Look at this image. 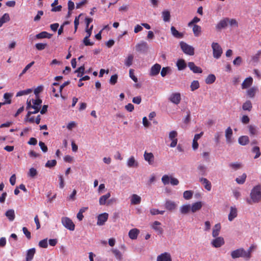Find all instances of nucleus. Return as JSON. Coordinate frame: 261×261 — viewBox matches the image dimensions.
I'll return each instance as SVG.
<instances>
[{
	"label": "nucleus",
	"mask_w": 261,
	"mask_h": 261,
	"mask_svg": "<svg viewBox=\"0 0 261 261\" xmlns=\"http://www.w3.org/2000/svg\"><path fill=\"white\" fill-rule=\"evenodd\" d=\"M261 200V185H258L255 186L250 193V199H247V202L249 204L258 203Z\"/></svg>",
	"instance_id": "nucleus-1"
},
{
	"label": "nucleus",
	"mask_w": 261,
	"mask_h": 261,
	"mask_svg": "<svg viewBox=\"0 0 261 261\" xmlns=\"http://www.w3.org/2000/svg\"><path fill=\"white\" fill-rule=\"evenodd\" d=\"M231 256L233 259L242 257L246 260L249 259V255L246 252V250L243 248H240L231 252Z\"/></svg>",
	"instance_id": "nucleus-2"
},
{
	"label": "nucleus",
	"mask_w": 261,
	"mask_h": 261,
	"mask_svg": "<svg viewBox=\"0 0 261 261\" xmlns=\"http://www.w3.org/2000/svg\"><path fill=\"white\" fill-rule=\"evenodd\" d=\"M161 180L164 185H167L170 183L172 186H177L179 184L178 179L167 174H165L162 176Z\"/></svg>",
	"instance_id": "nucleus-3"
},
{
	"label": "nucleus",
	"mask_w": 261,
	"mask_h": 261,
	"mask_svg": "<svg viewBox=\"0 0 261 261\" xmlns=\"http://www.w3.org/2000/svg\"><path fill=\"white\" fill-rule=\"evenodd\" d=\"M32 109H34V112L29 111L27 114V118H28L29 117L31 116L32 114H36L39 112L41 107V104L42 103V100L39 99V97L37 98L36 99H32Z\"/></svg>",
	"instance_id": "nucleus-4"
},
{
	"label": "nucleus",
	"mask_w": 261,
	"mask_h": 261,
	"mask_svg": "<svg viewBox=\"0 0 261 261\" xmlns=\"http://www.w3.org/2000/svg\"><path fill=\"white\" fill-rule=\"evenodd\" d=\"M61 223L67 229L73 231L75 228V225L72 221L68 217H64L61 218Z\"/></svg>",
	"instance_id": "nucleus-5"
},
{
	"label": "nucleus",
	"mask_w": 261,
	"mask_h": 261,
	"mask_svg": "<svg viewBox=\"0 0 261 261\" xmlns=\"http://www.w3.org/2000/svg\"><path fill=\"white\" fill-rule=\"evenodd\" d=\"M180 46L185 54L190 56H192L194 54V48L192 46L188 45L183 41L180 42Z\"/></svg>",
	"instance_id": "nucleus-6"
},
{
	"label": "nucleus",
	"mask_w": 261,
	"mask_h": 261,
	"mask_svg": "<svg viewBox=\"0 0 261 261\" xmlns=\"http://www.w3.org/2000/svg\"><path fill=\"white\" fill-rule=\"evenodd\" d=\"M212 47L213 51V56L216 59H219L222 54V49L218 43L213 42L212 44Z\"/></svg>",
	"instance_id": "nucleus-7"
},
{
	"label": "nucleus",
	"mask_w": 261,
	"mask_h": 261,
	"mask_svg": "<svg viewBox=\"0 0 261 261\" xmlns=\"http://www.w3.org/2000/svg\"><path fill=\"white\" fill-rule=\"evenodd\" d=\"M177 136V133L175 130H172L169 133V138L172 141L170 145L171 147H174L176 146L177 143V139L176 138Z\"/></svg>",
	"instance_id": "nucleus-8"
},
{
	"label": "nucleus",
	"mask_w": 261,
	"mask_h": 261,
	"mask_svg": "<svg viewBox=\"0 0 261 261\" xmlns=\"http://www.w3.org/2000/svg\"><path fill=\"white\" fill-rule=\"evenodd\" d=\"M169 100L172 103L178 105L181 100V95L178 92L173 93L169 97Z\"/></svg>",
	"instance_id": "nucleus-9"
},
{
	"label": "nucleus",
	"mask_w": 261,
	"mask_h": 261,
	"mask_svg": "<svg viewBox=\"0 0 261 261\" xmlns=\"http://www.w3.org/2000/svg\"><path fill=\"white\" fill-rule=\"evenodd\" d=\"M148 49L147 43L145 41H141L136 45V50L138 52H146Z\"/></svg>",
	"instance_id": "nucleus-10"
},
{
	"label": "nucleus",
	"mask_w": 261,
	"mask_h": 261,
	"mask_svg": "<svg viewBox=\"0 0 261 261\" xmlns=\"http://www.w3.org/2000/svg\"><path fill=\"white\" fill-rule=\"evenodd\" d=\"M109 215L107 213H104L98 215L97 217V225L99 226L103 225L108 219Z\"/></svg>",
	"instance_id": "nucleus-11"
},
{
	"label": "nucleus",
	"mask_w": 261,
	"mask_h": 261,
	"mask_svg": "<svg viewBox=\"0 0 261 261\" xmlns=\"http://www.w3.org/2000/svg\"><path fill=\"white\" fill-rule=\"evenodd\" d=\"M211 244L214 247L219 248L224 244V240L221 237H217L216 239L212 240Z\"/></svg>",
	"instance_id": "nucleus-12"
},
{
	"label": "nucleus",
	"mask_w": 261,
	"mask_h": 261,
	"mask_svg": "<svg viewBox=\"0 0 261 261\" xmlns=\"http://www.w3.org/2000/svg\"><path fill=\"white\" fill-rule=\"evenodd\" d=\"M156 261H172L170 254L168 252H164L158 255Z\"/></svg>",
	"instance_id": "nucleus-13"
},
{
	"label": "nucleus",
	"mask_w": 261,
	"mask_h": 261,
	"mask_svg": "<svg viewBox=\"0 0 261 261\" xmlns=\"http://www.w3.org/2000/svg\"><path fill=\"white\" fill-rule=\"evenodd\" d=\"M161 68V66L159 64H155L151 67L149 75L150 76L157 75L159 73Z\"/></svg>",
	"instance_id": "nucleus-14"
},
{
	"label": "nucleus",
	"mask_w": 261,
	"mask_h": 261,
	"mask_svg": "<svg viewBox=\"0 0 261 261\" xmlns=\"http://www.w3.org/2000/svg\"><path fill=\"white\" fill-rule=\"evenodd\" d=\"M229 21L228 18H225L223 19H221L219 23L216 25V30L220 31L223 29L225 28L228 25Z\"/></svg>",
	"instance_id": "nucleus-15"
},
{
	"label": "nucleus",
	"mask_w": 261,
	"mask_h": 261,
	"mask_svg": "<svg viewBox=\"0 0 261 261\" xmlns=\"http://www.w3.org/2000/svg\"><path fill=\"white\" fill-rule=\"evenodd\" d=\"M188 66L190 70H192L194 73H201L202 72V69L200 67L196 66L194 62H189Z\"/></svg>",
	"instance_id": "nucleus-16"
},
{
	"label": "nucleus",
	"mask_w": 261,
	"mask_h": 261,
	"mask_svg": "<svg viewBox=\"0 0 261 261\" xmlns=\"http://www.w3.org/2000/svg\"><path fill=\"white\" fill-rule=\"evenodd\" d=\"M144 160L148 162L149 165H152L154 162V155L151 152L145 151L144 154Z\"/></svg>",
	"instance_id": "nucleus-17"
},
{
	"label": "nucleus",
	"mask_w": 261,
	"mask_h": 261,
	"mask_svg": "<svg viewBox=\"0 0 261 261\" xmlns=\"http://www.w3.org/2000/svg\"><path fill=\"white\" fill-rule=\"evenodd\" d=\"M232 129L228 127L225 130V137L227 143L230 144L232 142Z\"/></svg>",
	"instance_id": "nucleus-18"
},
{
	"label": "nucleus",
	"mask_w": 261,
	"mask_h": 261,
	"mask_svg": "<svg viewBox=\"0 0 261 261\" xmlns=\"http://www.w3.org/2000/svg\"><path fill=\"white\" fill-rule=\"evenodd\" d=\"M161 223L157 221L153 222L152 228L158 233L161 234L163 232V229L160 226Z\"/></svg>",
	"instance_id": "nucleus-19"
},
{
	"label": "nucleus",
	"mask_w": 261,
	"mask_h": 261,
	"mask_svg": "<svg viewBox=\"0 0 261 261\" xmlns=\"http://www.w3.org/2000/svg\"><path fill=\"white\" fill-rule=\"evenodd\" d=\"M176 204L174 201L170 200H166L165 204V208L169 211L174 210L176 208Z\"/></svg>",
	"instance_id": "nucleus-20"
},
{
	"label": "nucleus",
	"mask_w": 261,
	"mask_h": 261,
	"mask_svg": "<svg viewBox=\"0 0 261 261\" xmlns=\"http://www.w3.org/2000/svg\"><path fill=\"white\" fill-rule=\"evenodd\" d=\"M238 215V211L236 207H230V213L228 215V220L230 221H232L236 217H237Z\"/></svg>",
	"instance_id": "nucleus-21"
},
{
	"label": "nucleus",
	"mask_w": 261,
	"mask_h": 261,
	"mask_svg": "<svg viewBox=\"0 0 261 261\" xmlns=\"http://www.w3.org/2000/svg\"><path fill=\"white\" fill-rule=\"evenodd\" d=\"M202 206V203L201 201L196 202L191 205V211L192 213H195L199 211Z\"/></svg>",
	"instance_id": "nucleus-22"
},
{
	"label": "nucleus",
	"mask_w": 261,
	"mask_h": 261,
	"mask_svg": "<svg viewBox=\"0 0 261 261\" xmlns=\"http://www.w3.org/2000/svg\"><path fill=\"white\" fill-rule=\"evenodd\" d=\"M199 181L204 186L205 189L208 191H211L212 188L211 184L207 179L201 177L199 179Z\"/></svg>",
	"instance_id": "nucleus-23"
},
{
	"label": "nucleus",
	"mask_w": 261,
	"mask_h": 261,
	"mask_svg": "<svg viewBox=\"0 0 261 261\" xmlns=\"http://www.w3.org/2000/svg\"><path fill=\"white\" fill-rule=\"evenodd\" d=\"M141 200V197L137 194H134L131 196L130 202L132 204L136 205L140 204Z\"/></svg>",
	"instance_id": "nucleus-24"
},
{
	"label": "nucleus",
	"mask_w": 261,
	"mask_h": 261,
	"mask_svg": "<svg viewBox=\"0 0 261 261\" xmlns=\"http://www.w3.org/2000/svg\"><path fill=\"white\" fill-rule=\"evenodd\" d=\"M52 35L47 33V32L43 31L42 32L35 36L36 38L40 39L43 38H48L49 39L51 37Z\"/></svg>",
	"instance_id": "nucleus-25"
},
{
	"label": "nucleus",
	"mask_w": 261,
	"mask_h": 261,
	"mask_svg": "<svg viewBox=\"0 0 261 261\" xmlns=\"http://www.w3.org/2000/svg\"><path fill=\"white\" fill-rule=\"evenodd\" d=\"M127 165L128 167H137L138 163L134 156H131L127 161Z\"/></svg>",
	"instance_id": "nucleus-26"
},
{
	"label": "nucleus",
	"mask_w": 261,
	"mask_h": 261,
	"mask_svg": "<svg viewBox=\"0 0 261 261\" xmlns=\"http://www.w3.org/2000/svg\"><path fill=\"white\" fill-rule=\"evenodd\" d=\"M253 82V79L251 77L246 78L242 84V89H246L250 87Z\"/></svg>",
	"instance_id": "nucleus-27"
},
{
	"label": "nucleus",
	"mask_w": 261,
	"mask_h": 261,
	"mask_svg": "<svg viewBox=\"0 0 261 261\" xmlns=\"http://www.w3.org/2000/svg\"><path fill=\"white\" fill-rule=\"evenodd\" d=\"M171 32L172 35L176 38H182L184 36L183 34L179 32L173 26L171 27Z\"/></svg>",
	"instance_id": "nucleus-28"
},
{
	"label": "nucleus",
	"mask_w": 261,
	"mask_h": 261,
	"mask_svg": "<svg viewBox=\"0 0 261 261\" xmlns=\"http://www.w3.org/2000/svg\"><path fill=\"white\" fill-rule=\"evenodd\" d=\"M139 233V230L137 228H134L129 230L128 236L131 239L135 240L137 238Z\"/></svg>",
	"instance_id": "nucleus-29"
},
{
	"label": "nucleus",
	"mask_w": 261,
	"mask_h": 261,
	"mask_svg": "<svg viewBox=\"0 0 261 261\" xmlns=\"http://www.w3.org/2000/svg\"><path fill=\"white\" fill-rule=\"evenodd\" d=\"M221 229V225L220 223L216 224L213 228L212 236L214 238L218 237Z\"/></svg>",
	"instance_id": "nucleus-30"
},
{
	"label": "nucleus",
	"mask_w": 261,
	"mask_h": 261,
	"mask_svg": "<svg viewBox=\"0 0 261 261\" xmlns=\"http://www.w3.org/2000/svg\"><path fill=\"white\" fill-rule=\"evenodd\" d=\"M162 16L163 20L165 22H169L170 21L171 15H170V12L169 11L167 10H164L162 12Z\"/></svg>",
	"instance_id": "nucleus-31"
},
{
	"label": "nucleus",
	"mask_w": 261,
	"mask_h": 261,
	"mask_svg": "<svg viewBox=\"0 0 261 261\" xmlns=\"http://www.w3.org/2000/svg\"><path fill=\"white\" fill-rule=\"evenodd\" d=\"M36 252V249L34 248L29 249L27 252L26 259L32 260Z\"/></svg>",
	"instance_id": "nucleus-32"
},
{
	"label": "nucleus",
	"mask_w": 261,
	"mask_h": 261,
	"mask_svg": "<svg viewBox=\"0 0 261 261\" xmlns=\"http://www.w3.org/2000/svg\"><path fill=\"white\" fill-rule=\"evenodd\" d=\"M176 66L179 70H184L187 66L186 63L183 59H179L176 62Z\"/></svg>",
	"instance_id": "nucleus-33"
},
{
	"label": "nucleus",
	"mask_w": 261,
	"mask_h": 261,
	"mask_svg": "<svg viewBox=\"0 0 261 261\" xmlns=\"http://www.w3.org/2000/svg\"><path fill=\"white\" fill-rule=\"evenodd\" d=\"M180 212L182 214H187L191 211V205L190 204H185L182 205L180 207Z\"/></svg>",
	"instance_id": "nucleus-34"
},
{
	"label": "nucleus",
	"mask_w": 261,
	"mask_h": 261,
	"mask_svg": "<svg viewBox=\"0 0 261 261\" xmlns=\"http://www.w3.org/2000/svg\"><path fill=\"white\" fill-rule=\"evenodd\" d=\"M206 167L202 164H199L197 167V170L200 175L205 176L206 175Z\"/></svg>",
	"instance_id": "nucleus-35"
},
{
	"label": "nucleus",
	"mask_w": 261,
	"mask_h": 261,
	"mask_svg": "<svg viewBox=\"0 0 261 261\" xmlns=\"http://www.w3.org/2000/svg\"><path fill=\"white\" fill-rule=\"evenodd\" d=\"M5 215L10 221H13L15 219V212L12 209L8 210L6 212Z\"/></svg>",
	"instance_id": "nucleus-36"
},
{
	"label": "nucleus",
	"mask_w": 261,
	"mask_h": 261,
	"mask_svg": "<svg viewBox=\"0 0 261 261\" xmlns=\"http://www.w3.org/2000/svg\"><path fill=\"white\" fill-rule=\"evenodd\" d=\"M133 60L134 55L132 54L128 55L124 60L125 65L127 67H130L133 64Z\"/></svg>",
	"instance_id": "nucleus-37"
},
{
	"label": "nucleus",
	"mask_w": 261,
	"mask_h": 261,
	"mask_svg": "<svg viewBox=\"0 0 261 261\" xmlns=\"http://www.w3.org/2000/svg\"><path fill=\"white\" fill-rule=\"evenodd\" d=\"M111 196L110 193H108L106 195L101 196L99 200V204L101 205H105L106 203L107 200Z\"/></svg>",
	"instance_id": "nucleus-38"
},
{
	"label": "nucleus",
	"mask_w": 261,
	"mask_h": 261,
	"mask_svg": "<svg viewBox=\"0 0 261 261\" xmlns=\"http://www.w3.org/2000/svg\"><path fill=\"white\" fill-rule=\"evenodd\" d=\"M111 251L117 260L121 261L122 259V254L119 250L117 249H112Z\"/></svg>",
	"instance_id": "nucleus-39"
},
{
	"label": "nucleus",
	"mask_w": 261,
	"mask_h": 261,
	"mask_svg": "<svg viewBox=\"0 0 261 261\" xmlns=\"http://www.w3.org/2000/svg\"><path fill=\"white\" fill-rule=\"evenodd\" d=\"M249 140L248 136H243L240 137L238 139V142L242 145H245L249 143Z\"/></svg>",
	"instance_id": "nucleus-40"
},
{
	"label": "nucleus",
	"mask_w": 261,
	"mask_h": 261,
	"mask_svg": "<svg viewBox=\"0 0 261 261\" xmlns=\"http://www.w3.org/2000/svg\"><path fill=\"white\" fill-rule=\"evenodd\" d=\"M10 16L8 13H5L0 18V27H1L4 23L10 20Z\"/></svg>",
	"instance_id": "nucleus-41"
},
{
	"label": "nucleus",
	"mask_w": 261,
	"mask_h": 261,
	"mask_svg": "<svg viewBox=\"0 0 261 261\" xmlns=\"http://www.w3.org/2000/svg\"><path fill=\"white\" fill-rule=\"evenodd\" d=\"M252 103L250 100H247L242 106V109L244 111H250L252 109Z\"/></svg>",
	"instance_id": "nucleus-42"
},
{
	"label": "nucleus",
	"mask_w": 261,
	"mask_h": 261,
	"mask_svg": "<svg viewBox=\"0 0 261 261\" xmlns=\"http://www.w3.org/2000/svg\"><path fill=\"white\" fill-rule=\"evenodd\" d=\"M228 166L233 170H237L242 168V164L240 163H230Z\"/></svg>",
	"instance_id": "nucleus-43"
},
{
	"label": "nucleus",
	"mask_w": 261,
	"mask_h": 261,
	"mask_svg": "<svg viewBox=\"0 0 261 261\" xmlns=\"http://www.w3.org/2000/svg\"><path fill=\"white\" fill-rule=\"evenodd\" d=\"M201 31V27L197 24H194L193 27V32L194 35L196 37L198 36Z\"/></svg>",
	"instance_id": "nucleus-44"
},
{
	"label": "nucleus",
	"mask_w": 261,
	"mask_h": 261,
	"mask_svg": "<svg viewBox=\"0 0 261 261\" xmlns=\"http://www.w3.org/2000/svg\"><path fill=\"white\" fill-rule=\"evenodd\" d=\"M216 80V77L214 74H209L206 79H205V83L207 84H211L215 82Z\"/></svg>",
	"instance_id": "nucleus-45"
},
{
	"label": "nucleus",
	"mask_w": 261,
	"mask_h": 261,
	"mask_svg": "<svg viewBox=\"0 0 261 261\" xmlns=\"http://www.w3.org/2000/svg\"><path fill=\"white\" fill-rule=\"evenodd\" d=\"M247 175L245 173H243L242 175L236 179V182L239 184H243L246 180Z\"/></svg>",
	"instance_id": "nucleus-46"
},
{
	"label": "nucleus",
	"mask_w": 261,
	"mask_h": 261,
	"mask_svg": "<svg viewBox=\"0 0 261 261\" xmlns=\"http://www.w3.org/2000/svg\"><path fill=\"white\" fill-rule=\"evenodd\" d=\"M252 152L255 153V155L254 157V159H256L259 158L261 154L260 152L259 147L258 146H254L252 149Z\"/></svg>",
	"instance_id": "nucleus-47"
},
{
	"label": "nucleus",
	"mask_w": 261,
	"mask_h": 261,
	"mask_svg": "<svg viewBox=\"0 0 261 261\" xmlns=\"http://www.w3.org/2000/svg\"><path fill=\"white\" fill-rule=\"evenodd\" d=\"M32 92V89H28L27 90H22L18 92L16 94V96H21L24 95H28Z\"/></svg>",
	"instance_id": "nucleus-48"
},
{
	"label": "nucleus",
	"mask_w": 261,
	"mask_h": 261,
	"mask_svg": "<svg viewBox=\"0 0 261 261\" xmlns=\"http://www.w3.org/2000/svg\"><path fill=\"white\" fill-rule=\"evenodd\" d=\"M38 174V172L37 170L34 168H31L29 169V172L28 173V175L31 177L34 178Z\"/></svg>",
	"instance_id": "nucleus-49"
},
{
	"label": "nucleus",
	"mask_w": 261,
	"mask_h": 261,
	"mask_svg": "<svg viewBox=\"0 0 261 261\" xmlns=\"http://www.w3.org/2000/svg\"><path fill=\"white\" fill-rule=\"evenodd\" d=\"M199 88V83L198 81H193L190 85L191 90L194 91Z\"/></svg>",
	"instance_id": "nucleus-50"
},
{
	"label": "nucleus",
	"mask_w": 261,
	"mask_h": 261,
	"mask_svg": "<svg viewBox=\"0 0 261 261\" xmlns=\"http://www.w3.org/2000/svg\"><path fill=\"white\" fill-rule=\"evenodd\" d=\"M256 91V88L255 87H252L247 90V95L251 98H253L255 96Z\"/></svg>",
	"instance_id": "nucleus-51"
},
{
	"label": "nucleus",
	"mask_w": 261,
	"mask_h": 261,
	"mask_svg": "<svg viewBox=\"0 0 261 261\" xmlns=\"http://www.w3.org/2000/svg\"><path fill=\"white\" fill-rule=\"evenodd\" d=\"M193 192L192 191H186L184 192L183 197L185 199H190L193 196Z\"/></svg>",
	"instance_id": "nucleus-52"
},
{
	"label": "nucleus",
	"mask_w": 261,
	"mask_h": 261,
	"mask_svg": "<svg viewBox=\"0 0 261 261\" xmlns=\"http://www.w3.org/2000/svg\"><path fill=\"white\" fill-rule=\"evenodd\" d=\"M34 61H32L30 63L28 64L23 69L22 72L20 74L19 76L20 77L23 74H24L27 71V70H29L34 64Z\"/></svg>",
	"instance_id": "nucleus-53"
},
{
	"label": "nucleus",
	"mask_w": 261,
	"mask_h": 261,
	"mask_svg": "<svg viewBox=\"0 0 261 261\" xmlns=\"http://www.w3.org/2000/svg\"><path fill=\"white\" fill-rule=\"evenodd\" d=\"M56 164L57 161L55 160L48 161L47 163L45 164V167L47 168H52L56 166Z\"/></svg>",
	"instance_id": "nucleus-54"
},
{
	"label": "nucleus",
	"mask_w": 261,
	"mask_h": 261,
	"mask_svg": "<svg viewBox=\"0 0 261 261\" xmlns=\"http://www.w3.org/2000/svg\"><path fill=\"white\" fill-rule=\"evenodd\" d=\"M43 90V86H39L34 89V94L36 98L39 97V94Z\"/></svg>",
	"instance_id": "nucleus-55"
},
{
	"label": "nucleus",
	"mask_w": 261,
	"mask_h": 261,
	"mask_svg": "<svg viewBox=\"0 0 261 261\" xmlns=\"http://www.w3.org/2000/svg\"><path fill=\"white\" fill-rule=\"evenodd\" d=\"M47 45V44L46 43H39L35 44V47L38 50H43Z\"/></svg>",
	"instance_id": "nucleus-56"
},
{
	"label": "nucleus",
	"mask_w": 261,
	"mask_h": 261,
	"mask_svg": "<svg viewBox=\"0 0 261 261\" xmlns=\"http://www.w3.org/2000/svg\"><path fill=\"white\" fill-rule=\"evenodd\" d=\"M39 246L41 248H47L48 246L47 239H43V240L40 241L39 242Z\"/></svg>",
	"instance_id": "nucleus-57"
},
{
	"label": "nucleus",
	"mask_w": 261,
	"mask_h": 261,
	"mask_svg": "<svg viewBox=\"0 0 261 261\" xmlns=\"http://www.w3.org/2000/svg\"><path fill=\"white\" fill-rule=\"evenodd\" d=\"M150 212L152 215H158V214L163 215V214H164L165 211H159V210L155 209V208H152V209H150Z\"/></svg>",
	"instance_id": "nucleus-58"
},
{
	"label": "nucleus",
	"mask_w": 261,
	"mask_h": 261,
	"mask_svg": "<svg viewBox=\"0 0 261 261\" xmlns=\"http://www.w3.org/2000/svg\"><path fill=\"white\" fill-rule=\"evenodd\" d=\"M170 70L169 67H163L161 72V75L162 77H165L168 72Z\"/></svg>",
	"instance_id": "nucleus-59"
},
{
	"label": "nucleus",
	"mask_w": 261,
	"mask_h": 261,
	"mask_svg": "<svg viewBox=\"0 0 261 261\" xmlns=\"http://www.w3.org/2000/svg\"><path fill=\"white\" fill-rule=\"evenodd\" d=\"M129 77L135 82H138V79L134 75V70L133 69H130L129 71Z\"/></svg>",
	"instance_id": "nucleus-60"
},
{
	"label": "nucleus",
	"mask_w": 261,
	"mask_h": 261,
	"mask_svg": "<svg viewBox=\"0 0 261 261\" xmlns=\"http://www.w3.org/2000/svg\"><path fill=\"white\" fill-rule=\"evenodd\" d=\"M88 36H86L83 39V43L86 46H91L94 44L93 42H90Z\"/></svg>",
	"instance_id": "nucleus-61"
},
{
	"label": "nucleus",
	"mask_w": 261,
	"mask_h": 261,
	"mask_svg": "<svg viewBox=\"0 0 261 261\" xmlns=\"http://www.w3.org/2000/svg\"><path fill=\"white\" fill-rule=\"evenodd\" d=\"M249 130L250 134L251 135H255L257 134V129L255 128V127H254V126L251 125L249 126Z\"/></svg>",
	"instance_id": "nucleus-62"
},
{
	"label": "nucleus",
	"mask_w": 261,
	"mask_h": 261,
	"mask_svg": "<svg viewBox=\"0 0 261 261\" xmlns=\"http://www.w3.org/2000/svg\"><path fill=\"white\" fill-rule=\"evenodd\" d=\"M22 231H23V233L26 236V237L28 239H30L31 238V232L28 230L27 228L25 227H23L22 228Z\"/></svg>",
	"instance_id": "nucleus-63"
},
{
	"label": "nucleus",
	"mask_w": 261,
	"mask_h": 261,
	"mask_svg": "<svg viewBox=\"0 0 261 261\" xmlns=\"http://www.w3.org/2000/svg\"><path fill=\"white\" fill-rule=\"evenodd\" d=\"M118 75L117 74L113 75L110 80V83L112 85H115L117 83Z\"/></svg>",
	"instance_id": "nucleus-64"
}]
</instances>
